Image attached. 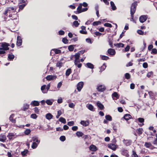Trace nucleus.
Here are the masks:
<instances>
[{
	"label": "nucleus",
	"instance_id": "nucleus-1",
	"mask_svg": "<svg viewBox=\"0 0 157 157\" xmlns=\"http://www.w3.org/2000/svg\"><path fill=\"white\" fill-rule=\"evenodd\" d=\"M117 141L115 138H114L112 140L113 143H110L108 145V148L112 150L115 151L118 147V145L115 144Z\"/></svg>",
	"mask_w": 157,
	"mask_h": 157
},
{
	"label": "nucleus",
	"instance_id": "nucleus-2",
	"mask_svg": "<svg viewBox=\"0 0 157 157\" xmlns=\"http://www.w3.org/2000/svg\"><path fill=\"white\" fill-rule=\"evenodd\" d=\"M136 3L135 2L132 4L131 7V11L130 13L131 15H134L136 11Z\"/></svg>",
	"mask_w": 157,
	"mask_h": 157
},
{
	"label": "nucleus",
	"instance_id": "nucleus-3",
	"mask_svg": "<svg viewBox=\"0 0 157 157\" xmlns=\"http://www.w3.org/2000/svg\"><path fill=\"white\" fill-rule=\"evenodd\" d=\"M9 44L5 42H3L1 43V46L2 49L5 51V50H9L8 46H9Z\"/></svg>",
	"mask_w": 157,
	"mask_h": 157
},
{
	"label": "nucleus",
	"instance_id": "nucleus-4",
	"mask_svg": "<svg viewBox=\"0 0 157 157\" xmlns=\"http://www.w3.org/2000/svg\"><path fill=\"white\" fill-rule=\"evenodd\" d=\"M140 123V124H138L140 126H142L144 125V119L142 118H139L136 119L135 120V121L138 123V121Z\"/></svg>",
	"mask_w": 157,
	"mask_h": 157
},
{
	"label": "nucleus",
	"instance_id": "nucleus-5",
	"mask_svg": "<svg viewBox=\"0 0 157 157\" xmlns=\"http://www.w3.org/2000/svg\"><path fill=\"white\" fill-rule=\"evenodd\" d=\"M57 76L55 75H48L45 78L48 81L53 80L56 78Z\"/></svg>",
	"mask_w": 157,
	"mask_h": 157
},
{
	"label": "nucleus",
	"instance_id": "nucleus-6",
	"mask_svg": "<svg viewBox=\"0 0 157 157\" xmlns=\"http://www.w3.org/2000/svg\"><path fill=\"white\" fill-rule=\"evenodd\" d=\"M84 51H81L77 53H76L75 55V60H79V58L80 57V54H82L84 53Z\"/></svg>",
	"mask_w": 157,
	"mask_h": 157
},
{
	"label": "nucleus",
	"instance_id": "nucleus-7",
	"mask_svg": "<svg viewBox=\"0 0 157 157\" xmlns=\"http://www.w3.org/2000/svg\"><path fill=\"white\" fill-rule=\"evenodd\" d=\"M22 43V40L21 37L20 36L17 37V45L18 46H20L21 45Z\"/></svg>",
	"mask_w": 157,
	"mask_h": 157
},
{
	"label": "nucleus",
	"instance_id": "nucleus-8",
	"mask_svg": "<svg viewBox=\"0 0 157 157\" xmlns=\"http://www.w3.org/2000/svg\"><path fill=\"white\" fill-rule=\"evenodd\" d=\"M147 19L146 15H143L141 16L139 18V20L140 22L143 23L145 22Z\"/></svg>",
	"mask_w": 157,
	"mask_h": 157
},
{
	"label": "nucleus",
	"instance_id": "nucleus-9",
	"mask_svg": "<svg viewBox=\"0 0 157 157\" xmlns=\"http://www.w3.org/2000/svg\"><path fill=\"white\" fill-rule=\"evenodd\" d=\"M105 87L104 86L102 85H100L98 86L97 87V90L98 91L100 92H103L105 90Z\"/></svg>",
	"mask_w": 157,
	"mask_h": 157
},
{
	"label": "nucleus",
	"instance_id": "nucleus-10",
	"mask_svg": "<svg viewBox=\"0 0 157 157\" xmlns=\"http://www.w3.org/2000/svg\"><path fill=\"white\" fill-rule=\"evenodd\" d=\"M83 85V82H79L77 85V89L80 91L82 88Z\"/></svg>",
	"mask_w": 157,
	"mask_h": 157
},
{
	"label": "nucleus",
	"instance_id": "nucleus-11",
	"mask_svg": "<svg viewBox=\"0 0 157 157\" xmlns=\"http://www.w3.org/2000/svg\"><path fill=\"white\" fill-rule=\"evenodd\" d=\"M86 107L90 111L94 112L95 110V108H94L93 106L91 104H88L86 105Z\"/></svg>",
	"mask_w": 157,
	"mask_h": 157
},
{
	"label": "nucleus",
	"instance_id": "nucleus-12",
	"mask_svg": "<svg viewBox=\"0 0 157 157\" xmlns=\"http://www.w3.org/2000/svg\"><path fill=\"white\" fill-rule=\"evenodd\" d=\"M108 53L110 55L113 56L115 55L116 52L115 50L112 48L109 49L107 51Z\"/></svg>",
	"mask_w": 157,
	"mask_h": 157
},
{
	"label": "nucleus",
	"instance_id": "nucleus-13",
	"mask_svg": "<svg viewBox=\"0 0 157 157\" xmlns=\"http://www.w3.org/2000/svg\"><path fill=\"white\" fill-rule=\"evenodd\" d=\"M99 6L98 4H95V6L94 8L95 9L96 11V14L98 17L100 16L99 14Z\"/></svg>",
	"mask_w": 157,
	"mask_h": 157
},
{
	"label": "nucleus",
	"instance_id": "nucleus-14",
	"mask_svg": "<svg viewBox=\"0 0 157 157\" xmlns=\"http://www.w3.org/2000/svg\"><path fill=\"white\" fill-rule=\"evenodd\" d=\"M124 144L126 146L130 145L132 143V141L130 140H125L124 139L123 141Z\"/></svg>",
	"mask_w": 157,
	"mask_h": 157
},
{
	"label": "nucleus",
	"instance_id": "nucleus-15",
	"mask_svg": "<svg viewBox=\"0 0 157 157\" xmlns=\"http://www.w3.org/2000/svg\"><path fill=\"white\" fill-rule=\"evenodd\" d=\"M81 28L82 30L80 31V33L82 34H86L87 32L86 30V27L84 26H82L81 27Z\"/></svg>",
	"mask_w": 157,
	"mask_h": 157
},
{
	"label": "nucleus",
	"instance_id": "nucleus-16",
	"mask_svg": "<svg viewBox=\"0 0 157 157\" xmlns=\"http://www.w3.org/2000/svg\"><path fill=\"white\" fill-rule=\"evenodd\" d=\"M144 146L147 148H150L151 149H153V146L150 142L145 143Z\"/></svg>",
	"mask_w": 157,
	"mask_h": 157
},
{
	"label": "nucleus",
	"instance_id": "nucleus-17",
	"mask_svg": "<svg viewBox=\"0 0 157 157\" xmlns=\"http://www.w3.org/2000/svg\"><path fill=\"white\" fill-rule=\"evenodd\" d=\"M30 104L33 106H37L39 105V102L37 101H33L31 102Z\"/></svg>",
	"mask_w": 157,
	"mask_h": 157
},
{
	"label": "nucleus",
	"instance_id": "nucleus-18",
	"mask_svg": "<svg viewBox=\"0 0 157 157\" xmlns=\"http://www.w3.org/2000/svg\"><path fill=\"white\" fill-rule=\"evenodd\" d=\"M9 10V12H11V14L13 13H15L17 9V8L13 7H9L7 8Z\"/></svg>",
	"mask_w": 157,
	"mask_h": 157
},
{
	"label": "nucleus",
	"instance_id": "nucleus-19",
	"mask_svg": "<svg viewBox=\"0 0 157 157\" xmlns=\"http://www.w3.org/2000/svg\"><path fill=\"white\" fill-rule=\"evenodd\" d=\"M148 94L150 97L151 98H153L157 95V93L156 92H153L150 91L148 92Z\"/></svg>",
	"mask_w": 157,
	"mask_h": 157
},
{
	"label": "nucleus",
	"instance_id": "nucleus-20",
	"mask_svg": "<svg viewBox=\"0 0 157 157\" xmlns=\"http://www.w3.org/2000/svg\"><path fill=\"white\" fill-rule=\"evenodd\" d=\"M41 90L42 93L44 94L47 93V90L46 89V85H44L41 86Z\"/></svg>",
	"mask_w": 157,
	"mask_h": 157
},
{
	"label": "nucleus",
	"instance_id": "nucleus-21",
	"mask_svg": "<svg viewBox=\"0 0 157 157\" xmlns=\"http://www.w3.org/2000/svg\"><path fill=\"white\" fill-rule=\"evenodd\" d=\"M80 124L84 126H86L89 125V123L87 121H81Z\"/></svg>",
	"mask_w": 157,
	"mask_h": 157
},
{
	"label": "nucleus",
	"instance_id": "nucleus-22",
	"mask_svg": "<svg viewBox=\"0 0 157 157\" xmlns=\"http://www.w3.org/2000/svg\"><path fill=\"white\" fill-rule=\"evenodd\" d=\"M122 154L128 157L129 155L128 151L125 149H123L122 150Z\"/></svg>",
	"mask_w": 157,
	"mask_h": 157
},
{
	"label": "nucleus",
	"instance_id": "nucleus-23",
	"mask_svg": "<svg viewBox=\"0 0 157 157\" xmlns=\"http://www.w3.org/2000/svg\"><path fill=\"white\" fill-rule=\"evenodd\" d=\"M89 149L92 151H95L97 150V147L95 146L92 145L90 146Z\"/></svg>",
	"mask_w": 157,
	"mask_h": 157
},
{
	"label": "nucleus",
	"instance_id": "nucleus-24",
	"mask_svg": "<svg viewBox=\"0 0 157 157\" xmlns=\"http://www.w3.org/2000/svg\"><path fill=\"white\" fill-rule=\"evenodd\" d=\"M85 66L88 68L91 69H93L94 68V65L90 63H86L85 65Z\"/></svg>",
	"mask_w": 157,
	"mask_h": 157
},
{
	"label": "nucleus",
	"instance_id": "nucleus-25",
	"mask_svg": "<svg viewBox=\"0 0 157 157\" xmlns=\"http://www.w3.org/2000/svg\"><path fill=\"white\" fill-rule=\"evenodd\" d=\"M131 116L130 114H126L124 116L122 119H124L126 121H127L131 118Z\"/></svg>",
	"mask_w": 157,
	"mask_h": 157
},
{
	"label": "nucleus",
	"instance_id": "nucleus-26",
	"mask_svg": "<svg viewBox=\"0 0 157 157\" xmlns=\"http://www.w3.org/2000/svg\"><path fill=\"white\" fill-rule=\"evenodd\" d=\"M52 115L50 113L47 114L46 115V118L48 120H50L52 119Z\"/></svg>",
	"mask_w": 157,
	"mask_h": 157
},
{
	"label": "nucleus",
	"instance_id": "nucleus-27",
	"mask_svg": "<svg viewBox=\"0 0 157 157\" xmlns=\"http://www.w3.org/2000/svg\"><path fill=\"white\" fill-rule=\"evenodd\" d=\"M97 105L98 108L101 110H102L104 108L103 105L101 104L100 102H98L97 103Z\"/></svg>",
	"mask_w": 157,
	"mask_h": 157
},
{
	"label": "nucleus",
	"instance_id": "nucleus-28",
	"mask_svg": "<svg viewBox=\"0 0 157 157\" xmlns=\"http://www.w3.org/2000/svg\"><path fill=\"white\" fill-rule=\"evenodd\" d=\"M53 101H54L53 99L47 100L45 102L48 105H52Z\"/></svg>",
	"mask_w": 157,
	"mask_h": 157
},
{
	"label": "nucleus",
	"instance_id": "nucleus-29",
	"mask_svg": "<svg viewBox=\"0 0 157 157\" xmlns=\"http://www.w3.org/2000/svg\"><path fill=\"white\" fill-rule=\"evenodd\" d=\"M29 105L27 104H25L23 106L22 110L24 111L26 110L29 108Z\"/></svg>",
	"mask_w": 157,
	"mask_h": 157
},
{
	"label": "nucleus",
	"instance_id": "nucleus-30",
	"mask_svg": "<svg viewBox=\"0 0 157 157\" xmlns=\"http://www.w3.org/2000/svg\"><path fill=\"white\" fill-rule=\"evenodd\" d=\"M10 13V14L9 15V17H12V14H11V12H9L8 8H7V9H6V10L5 11V12L4 13V14L5 15H6L7 14V13Z\"/></svg>",
	"mask_w": 157,
	"mask_h": 157
},
{
	"label": "nucleus",
	"instance_id": "nucleus-31",
	"mask_svg": "<svg viewBox=\"0 0 157 157\" xmlns=\"http://www.w3.org/2000/svg\"><path fill=\"white\" fill-rule=\"evenodd\" d=\"M71 72V68L68 69L66 71L65 75L67 76H68Z\"/></svg>",
	"mask_w": 157,
	"mask_h": 157
},
{
	"label": "nucleus",
	"instance_id": "nucleus-32",
	"mask_svg": "<svg viewBox=\"0 0 157 157\" xmlns=\"http://www.w3.org/2000/svg\"><path fill=\"white\" fill-rule=\"evenodd\" d=\"M32 139L33 141H35V142L38 143V144H39L40 142V141L38 140V138L36 136L33 137L32 138Z\"/></svg>",
	"mask_w": 157,
	"mask_h": 157
},
{
	"label": "nucleus",
	"instance_id": "nucleus-33",
	"mask_svg": "<svg viewBox=\"0 0 157 157\" xmlns=\"http://www.w3.org/2000/svg\"><path fill=\"white\" fill-rule=\"evenodd\" d=\"M136 131L137 133L139 135H140L142 133L143 130L142 128H139L137 129Z\"/></svg>",
	"mask_w": 157,
	"mask_h": 157
},
{
	"label": "nucleus",
	"instance_id": "nucleus-34",
	"mask_svg": "<svg viewBox=\"0 0 157 157\" xmlns=\"http://www.w3.org/2000/svg\"><path fill=\"white\" fill-rule=\"evenodd\" d=\"M110 4L112 7V9L113 10H116V7L114 2L112 1H111L110 2Z\"/></svg>",
	"mask_w": 157,
	"mask_h": 157
},
{
	"label": "nucleus",
	"instance_id": "nucleus-35",
	"mask_svg": "<svg viewBox=\"0 0 157 157\" xmlns=\"http://www.w3.org/2000/svg\"><path fill=\"white\" fill-rule=\"evenodd\" d=\"M114 45L115 46L118 48H122L124 46V44L122 43H117L114 44Z\"/></svg>",
	"mask_w": 157,
	"mask_h": 157
},
{
	"label": "nucleus",
	"instance_id": "nucleus-36",
	"mask_svg": "<svg viewBox=\"0 0 157 157\" xmlns=\"http://www.w3.org/2000/svg\"><path fill=\"white\" fill-rule=\"evenodd\" d=\"M82 4L80 3L77 8V11L78 13H80L79 11H81L82 9Z\"/></svg>",
	"mask_w": 157,
	"mask_h": 157
},
{
	"label": "nucleus",
	"instance_id": "nucleus-37",
	"mask_svg": "<svg viewBox=\"0 0 157 157\" xmlns=\"http://www.w3.org/2000/svg\"><path fill=\"white\" fill-rule=\"evenodd\" d=\"M112 96L113 98V97H115L117 99H118L119 98V96L116 92H114L112 94Z\"/></svg>",
	"mask_w": 157,
	"mask_h": 157
},
{
	"label": "nucleus",
	"instance_id": "nucleus-38",
	"mask_svg": "<svg viewBox=\"0 0 157 157\" xmlns=\"http://www.w3.org/2000/svg\"><path fill=\"white\" fill-rule=\"evenodd\" d=\"M14 114H12L10 117L9 119L12 123H14L16 121L13 119V117L14 116Z\"/></svg>",
	"mask_w": 157,
	"mask_h": 157
},
{
	"label": "nucleus",
	"instance_id": "nucleus-39",
	"mask_svg": "<svg viewBox=\"0 0 157 157\" xmlns=\"http://www.w3.org/2000/svg\"><path fill=\"white\" fill-rule=\"evenodd\" d=\"M153 73L152 71H150L148 72L147 75V76L148 78L153 77Z\"/></svg>",
	"mask_w": 157,
	"mask_h": 157
},
{
	"label": "nucleus",
	"instance_id": "nucleus-40",
	"mask_svg": "<svg viewBox=\"0 0 157 157\" xmlns=\"http://www.w3.org/2000/svg\"><path fill=\"white\" fill-rule=\"evenodd\" d=\"M59 121L63 124H66V120L65 118L62 117H60L59 119Z\"/></svg>",
	"mask_w": 157,
	"mask_h": 157
},
{
	"label": "nucleus",
	"instance_id": "nucleus-41",
	"mask_svg": "<svg viewBox=\"0 0 157 157\" xmlns=\"http://www.w3.org/2000/svg\"><path fill=\"white\" fill-rule=\"evenodd\" d=\"M105 118L108 121H111L112 120V118L109 115H106L105 116Z\"/></svg>",
	"mask_w": 157,
	"mask_h": 157
},
{
	"label": "nucleus",
	"instance_id": "nucleus-42",
	"mask_svg": "<svg viewBox=\"0 0 157 157\" xmlns=\"http://www.w3.org/2000/svg\"><path fill=\"white\" fill-rule=\"evenodd\" d=\"M76 135L78 137L82 136L83 135V133L80 132L78 131L76 132Z\"/></svg>",
	"mask_w": 157,
	"mask_h": 157
},
{
	"label": "nucleus",
	"instance_id": "nucleus-43",
	"mask_svg": "<svg viewBox=\"0 0 157 157\" xmlns=\"http://www.w3.org/2000/svg\"><path fill=\"white\" fill-rule=\"evenodd\" d=\"M38 144V143H36L35 142H33L32 144V147L33 149H35L37 147Z\"/></svg>",
	"mask_w": 157,
	"mask_h": 157
},
{
	"label": "nucleus",
	"instance_id": "nucleus-44",
	"mask_svg": "<svg viewBox=\"0 0 157 157\" xmlns=\"http://www.w3.org/2000/svg\"><path fill=\"white\" fill-rule=\"evenodd\" d=\"M15 135L13 133H10L7 135V136L10 140H11L13 137Z\"/></svg>",
	"mask_w": 157,
	"mask_h": 157
},
{
	"label": "nucleus",
	"instance_id": "nucleus-45",
	"mask_svg": "<svg viewBox=\"0 0 157 157\" xmlns=\"http://www.w3.org/2000/svg\"><path fill=\"white\" fill-rule=\"evenodd\" d=\"M52 50L56 54L60 53L61 52V50L56 49H53Z\"/></svg>",
	"mask_w": 157,
	"mask_h": 157
},
{
	"label": "nucleus",
	"instance_id": "nucleus-46",
	"mask_svg": "<svg viewBox=\"0 0 157 157\" xmlns=\"http://www.w3.org/2000/svg\"><path fill=\"white\" fill-rule=\"evenodd\" d=\"M14 56L13 54H9L8 56V59L9 60H12L14 58Z\"/></svg>",
	"mask_w": 157,
	"mask_h": 157
},
{
	"label": "nucleus",
	"instance_id": "nucleus-47",
	"mask_svg": "<svg viewBox=\"0 0 157 157\" xmlns=\"http://www.w3.org/2000/svg\"><path fill=\"white\" fill-rule=\"evenodd\" d=\"M68 49L70 51H72L74 50V47L73 45H71L68 47Z\"/></svg>",
	"mask_w": 157,
	"mask_h": 157
},
{
	"label": "nucleus",
	"instance_id": "nucleus-48",
	"mask_svg": "<svg viewBox=\"0 0 157 157\" xmlns=\"http://www.w3.org/2000/svg\"><path fill=\"white\" fill-rule=\"evenodd\" d=\"M6 139V136L4 135H3L1 138H0V141L2 142H4Z\"/></svg>",
	"mask_w": 157,
	"mask_h": 157
},
{
	"label": "nucleus",
	"instance_id": "nucleus-49",
	"mask_svg": "<svg viewBox=\"0 0 157 157\" xmlns=\"http://www.w3.org/2000/svg\"><path fill=\"white\" fill-rule=\"evenodd\" d=\"M79 25V23L77 21H75L73 22V25H74L75 27H78Z\"/></svg>",
	"mask_w": 157,
	"mask_h": 157
},
{
	"label": "nucleus",
	"instance_id": "nucleus-50",
	"mask_svg": "<svg viewBox=\"0 0 157 157\" xmlns=\"http://www.w3.org/2000/svg\"><path fill=\"white\" fill-rule=\"evenodd\" d=\"M28 151L27 150H25L24 151L21 152V155L23 156H25L26 155V154L28 153Z\"/></svg>",
	"mask_w": 157,
	"mask_h": 157
},
{
	"label": "nucleus",
	"instance_id": "nucleus-51",
	"mask_svg": "<svg viewBox=\"0 0 157 157\" xmlns=\"http://www.w3.org/2000/svg\"><path fill=\"white\" fill-rule=\"evenodd\" d=\"M31 132V130L30 129H27L24 132L25 134L26 135H28Z\"/></svg>",
	"mask_w": 157,
	"mask_h": 157
},
{
	"label": "nucleus",
	"instance_id": "nucleus-52",
	"mask_svg": "<svg viewBox=\"0 0 157 157\" xmlns=\"http://www.w3.org/2000/svg\"><path fill=\"white\" fill-rule=\"evenodd\" d=\"M63 64V63L62 62H58L57 63L56 66L57 67L60 68L62 66Z\"/></svg>",
	"mask_w": 157,
	"mask_h": 157
},
{
	"label": "nucleus",
	"instance_id": "nucleus-53",
	"mask_svg": "<svg viewBox=\"0 0 157 157\" xmlns=\"http://www.w3.org/2000/svg\"><path fill=\"white\" fill-rule=\"evenodd\" d=\"M132 157H138V155L136 154V153L135 150H133L132 151Z\"/></svg>",
	"mask_w": 157,
	"mask_h": 157
},
{
	"label": "nucleus",
	"instance_id": "nucleus-54",
	"mask_svg": "<svg viewBox=\"0 0 157 157\" xmlns=\"http://www.w3.org/2000/svg\"><path fill=\"white\" fill-rule=\"evenodd\" d=\"M106 66L105 64H104L100 67V71L101 72L104 71L105 68Z\"/></svg>",
	"mask_w": 157,
	"mask_h": 157
},
{
	"label": "nucleus",
	"instance_id": "nucleus-55",
	"mask_svg": "<svg viewBox=\"0 0 157 157\" xmlns=\"http://www.w3.org/2000/svg\"><path fill=\"white\" fill-rule=\"evenodd\" d=\"M125 77L127 79H129L130 78L131 76L128 73H126L125 75Z\"/></svg>",
	"mask_w": 157,
	"mask_h": 157
},
{
	"label": "nucleus",
	"instance_id": "nucleus-56",
	"mask_svg": "<svg viewBox=\"0 0 157 157\" xmlns=\"http://www.w3.org/2000/svg\"><path fill=\"white\" fill-rule=\"evenodd\" d=\"M67 124L69 126H72L74 124V122L73 121L68 122L67 123Z\"/></svg>",
	"mask_w": 157,
	"mask_h": 157
},
{
	"label": "nucleus",
	"instance_id": "nucleus-57",
	"mask_svg": "<svg viewBox=\"0 0 157 157\" xmlns=\"http://www.w3.org/2000/svg\"><path fill=\"white\" fill-rule=\"evenodd\" d=\"M68 106L71 108H74L75 106V104L73 103H70L69 104Z\"/></svg>",
	"mask_w": 157,
	"mask_h": 157
},
{
	"label": "nucleus",
	"instance_id": "nucleus-58",
	"mask_svg": "<svg viewBox=\"0 0 157 157\" xmlns=\"http://www.w3.org/2000/svg\"><path fill=\"white\" fill-rule=\"evenodd\" d=\"M101 58L102 59L104 60H107L109 59V57L105 56H101Z\"/></svg>",
	"mask_w": 157,
	"mask_h": 157
},
{
	"label": "nucleus",
	"instance_id": "nucleus-59",
	"mask_svg": "<svg viewBox=\"0 0 157 157\" xmlns=\"http://www.w3.org/2000/svg\"><path fill=\"white\" fill-rule=\"evenodd\" d=\"M30 117L32 118L36 119L37 117V116L35 114H32L31 115Z\"/></svg>",
	"mask_w": 157,
	"mask_h": 157
},
{
	"label": "nucleus",
	"instance_id": "nucleus-60",
	"mask_svg": "<svg viewBox=\"0 0 157 157\" xmlns=\"http://www.w3.org/2000/svg\"><path fill=\"white\" fill-rule=\"evenodd\" d=\"M101 22L100 21H94L93 23V25H97L101 23Z\"/></svg>",
	"mask_w": 157,
	"mask_h": 157
},
{
	"label": "nucleus",
	"instance_id": "nucleus-61",
	"mask_svg": "<svg viewBox=\"0 0 157 157\" xmlns=\"http://www.w3.org/2000/svg\"><path fill=\"white\" fill-rule=\"evenodd\" d=\"M62 41L64 44H67L68 43V40L67 38H63L62 39Z\"/></svg>",
	"mask_w": 157,
	"mask_h": 157
},
{
	"label": "nucleus",
	"instance_id": "nucleus-62",
	"mask_svg": "<svg viewBox=\"0 0 157 157\" xmlns=\"http://www.w3.org/2000/svg\"><path fill=\"white\" fill-rule=\"evenodd\" d=\"M34 111L35 113L37 114H39V109L37 107H35L34 109Z\"/></svg>",
	"mask_w": 157,
	"mask_h": 157
},
{
	"label": "nucleus",
	"instance_id": "nucleus-63",
	"mask_svg": "<svg viewBox=\"0 0 157 157\" xmlns=\"http://www.w3.org/2000/svg\"><path fill=\"white\" fill-rule=\"evenodd\" d=\"M152 54H156L157 53V50L155 48H153L152 49L151 52Z\"/></svg>",
	"mask_w": 157,
	"mask_h": 157
},
{
	"label": "nucleus",
	"instance_id": "nucleus-64",
	"mask_svg": "<svg viewBox=\"0 0 157 157\" xmlns=\"http://www.w3.org/2000/svg\"><path fill=\"white\" fill-rule=\"evenodd\" d=\"M137 33L140 35H143L144 34V32L141 30H138L137 31Z\"/></svg>",
	"mask_w": 157,
	"mask_h": 157
}]
</instances>
